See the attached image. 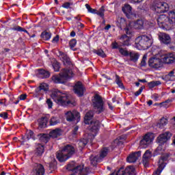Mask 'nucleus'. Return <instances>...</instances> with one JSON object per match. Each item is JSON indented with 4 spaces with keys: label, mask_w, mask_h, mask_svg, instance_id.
Masks as SVG:
<instances>
[{
    "label": "nucleus",
    "mask_w": 175,
    "mask_h": 175,
    "mask_svg": "<svg viewBox=\"0 0 175 175\" xmlns=\"http://www.w3.org/2000/svg\"><path fill=\"white\" fill-rule=\"evenodd\" d=\"M70 7V3L69 2L64 3L62 5V8H65L66 9H69Z\"/></svg>",
    "instance_id": "obj_58"
},
{
    "label": "nucleus",
    "mask_w": 175,
    "mask_h": 175,
    "mask_svg": "<svg viewBox=\"0 0 175 175\" xmlns=\"http://www.w3.org/2000/svg\"><path fill=\"white\" fill-rule=\"evenodd\" d=\"M79 166L80 165H77V163H75L74 161H72L67 165L66 169L67 170H69V172L77 173Z\"/></svg>",
    "instance_id": "obj_25"
},
{
    "label": "nucleus",
    "mask_w": 175,
    "mask_h": 175,
    "mask_svg": "<svg viewBox=\"0 0 175 175\" xmlns=\"http://www.w3.org/2000/svg\"><path fill=\"white\" fill-rule=\"evenodd\" d=\"M148 65L150 68H153L154 69H159L161 68L163 63L160 58L158 57H151L148 61Z\"/></svg>",
    "instance_id": "obj_9"
},
{
    "label": "nucleus",
    "mask_w": 175,
    "mask_h": 175,
    "mask_svg": "<svg viewBox=\"0 0 175 175\" xmlns=\"http://www.w3.org/2000/svg\"><path fill=\"white\" fill-rule=\"evenodd\" d=\"M61 129H56L50 131L49 135L47 134H42L40 137V140H41V142H43V143H47V142H49V137H52V139H57V137H59V136H61Z\"/></svg>",
    "instance_id": "obj_8"
},
{
    "label": "nucleus",
    "mask_w": 175,
    "mask_h": 175,
    "mask_svg": "<svg viewBox=\"0 0 175 175\" xmlns=\"http://www.w3.org/2000/svg\"><path fill=\"white\" fill-rule=\"evenodd\" d=\"M170 137H172L171 133L169 131L165 132L157 137V142L159 144H165L167 143L168 140H170Z\"/></svg>",
    "instance_id": "obj_15"
},
{
    "label": "nucleus",
    "mask_w": 175,
    "mask_h": 175,
    "mask_svg": "<svg viewBox=\"0 0 175 175\" xmlns=\"http://www.w3.org/2000/svg\"><path fill=\"white\" fill-rule=\"evenodd\" d=\"M158 25L162 27H169L175 24V10H172L169 12V16L161 14L157 18Z\"/></svg>",
    "instance_id": "obj_3"
},
{
    "label": "nucleus",
    "mask_w": 175,
    "mask_h": 175,
    "mask_svg": "<svg viewBox=\"0 0 175 175\" xmlns=\"http://www.w3.org/2000/svg\"><path fill=\"white\" fill-rule=\"evenodd\" d=\"M53 69L55 72H58L59 70V63H55L53 65Z\"/></svg>",
    "instance_id": "obj_54"
},
{
    "label": "nucleus",
    "mask_w": 175,
    "mask_h": 175,
    "mask_svg": "<svg viewBox=\"0 0 175 175\" xmlns=\"http://www.w3.org/2000/svg\"><path fill=\"white\" fill-rule=\"evenodd\" d=\"M129 55L130 57V61H132L133 62H137V59H139V53L135 52H130Z\"/></svg>",
    "instance_id": "obj_35"
},
{
    "label": "nucleus",
    "mask_w": 175,
    "mask_h": 175,
    "mask_svg": "<svg viewBox=\"0 0 175 175\" xmlns=\"http://www.w3.org/2000/svg\"><path fill=\"white\" fill-rule=\"evenodd\" d=\"M49 90V85L46 83H42L37 89L36 92L38 94H43V92H47Z\"/></svg>",
    "instance_id": "obj_29"
},
{
    "label": "nucleus",
    "mask_w": 175,
    "mask_h": 175,
    "mask_svg": "<svg viewBox=\"0 0 175 175\" xmlns=\"http://www.w3.org/2000/svg\"><path fill=\"white\" fill-rule=\"evenodd\" d=\"M122 10L127 18H135L136 14L132 12V7L129 4H125Z\"/></svg>",
    "instance_id": "obj_13"
},
{
    "label": "nucleus",
    "mask_w": 175,
    "mask_h": 175,
    "mask_svg": "<svg viewBox=\"0 0 175 175\" xmlns=\"http://www.w3.org/2000/svg\"><path fill=\"white\" fill-rule=\"evenodd\" d=\"M11 29H12V31H18V32H25V33H27V35H29V33L28 32V31H27V29L18 25L14 26L12 28H11Z\"/></svg>",
    "instance_id": "obj_39"
},
{
    "label": "nucleus",
    "mask_w": 175,
    "mask_h": 175,
    "mask_svg": "<svg viewBox=\"0 0 175 175\" xmlns=\"http://www.w3.org/2000/svg\"><path fill=\"white\" fill-rule=\"evenodd\" d=\"M72 70L63 69L59 75H54L52 77V80L54 83H61L63 84L72 76Z\"/></svg>",
    "instance_id": "obj_5"
},
{
    "label": "nucleus",
    "mask_w": 175,
    "mask_h": 175,
    "mask_svg": "<svg viewBox=\"0 0 175 175\" xmlns=\"http://www.w3.org/2000/svg\"><path fill=\"white\" fill-rule=\"evenodd\" d=\"M58 40H59V36H56L55 37L53 38V43H57V42H58Z\"/></svg>",
    "instance_id": "obj_64"
},
{
    "label": "nucleus",
    "mask_w": 175,
    "mask_h": 175,
    "mask_svg": "<svg viewBox=\"0 0 175 175\" xmlns=\"http://www.w3.org/2000/svg\"><path fill=\"white\" fill-rule=\"evenodd\" d=\"M116 175H136L135 167L129 165L125 170L124 168H120Z\"/></svg>",
    "instance_id": "obj_11"
},
{
    "label": "nucleus",
    "mask_w": 175,
    "mask_h": 175,
    "mask_svg": "<svg viewBox=\"0 0 175 175\" xmlns=\"http://www.w3.org/2000/svg\"><path fill=\"white\" fill-rule=\"evenodd\" d=\"M57 124H59V119L57 117L53 116L49 120V125L54 126L57 125Z\"/></svg>",
    "instance_id": "obj_42"
},
{
    "label": "nucleus",
    "mask_w": 175,
    "mask_h": 175,
    "mask_svg": "<svg viewBox=\"0 0 175 175\" xmlns=\"http://www.w3.org/2000/svg\"><path fill=\"white\" fill-rule=\"evenodd\" d=\"M116 83L118 84L120 88H124V84L122 83L121 79H120V76L118 75H116Z\"/></svg>",
    "instance_id": "obj_47"
},
{
    "label": "nucleus",
    "mask_w": 175,
    "mask_h": 175,
    "mask_svg": "<svg viewBox=\"0 0 175 175\" xmlns=\"http://www.w3.org/2000/svg\"><path fill=\"white\" fill-rule=\"evenodd\" d=\"M105 103L103 102V98L99 94H95L94 98L92 99V106L93 109L96 111L98 114L105 111V107H103Z\"/></svg>",
    "instance_id": "obj_6"
},
{
    "label": "nucleus",
    "mask_w": 175,
    "mask_h": 175,
    "mask_svg": "<svg viewBox=\"0 0 175 175\" xmlns=\"http://www.w3.org/2000/svg\"><path fill=\"white\" fill-rule=\"evenodd\" d=\"M79 131V126H75V127H74V129L72 130V133L74 134V135H77V131Z\"/></svg>",
    "instance_id": "obj_61"
},
{
    "label": "nucleus",
    "mask_w": 175,
    "mask_h": 175,
    "mask_svg": "<svg viewBox=\"0 0 175 175\" xmlns=\"http://www.w3.org/2000/svg\"><path fill=\"white\" fill-rule=\"evenodd\" d=\"M152 37L151 36H140L135 39V44L138 49H148V47L151 46L152 42H151V39Z\"/></svg>",
    "instance_id": "obj_4"
},
{
    "label": "nucleus",
    "mask_w": 175,
    "mask_h": 175,
    "mask_svg": "<svg viewBox=\"0 0 175 175\" xmlns=\"http://www.w3.org/2000/svg\"><path fill=\"white\" fill-rule=\"evenodd\" d=\"M94 53L95 54H97V55H99V57H102V58H105L106 54L102 49H95L94 50Z\"/></svg>",
    "instance_id": "obj_46"
},
{
    "label": "nucleus",
    "mask_w": 175,
    "mask_h": 175,
    "mask_svg": "<svg viewBox=\"0 0 175 175\" xmlns=\"http://www.w3.org/2000/svg\"><path fill=\"white\" fill-rule=\"evenodd\" d=\"M163 62L165 64H173L175 62V55L174 53H167L164 55L163 57Z\"/></svg>",
    "instance_id": "obj_21"
},
{
    "label": "nucleus",
    "mask_w": 175,
    "mask_h": 175,
    "mask_svg": "<svg viewBox=\"0 0 175 175\" xmlns=\"http://www.w3.org/2000/svg\"><path fill=\"white\" fill-rule=\"evenodd\" d=\"M151 157H152V153H151V151H150L149 150H146L144 154L143 158H142V162L145 167H147V166H148V162H150V159H151Z\"/></svg>",
    "instance_id": "obj_19"
},
{
    "label": "nucleus",
    "mask_w": 175,
    "mask_h": 175,
    "mask_svg": "<svg viewBox=\"0 0 175 175\" xmlns=\"http://www.w3.org/2000/svg\"><path fill=\"white\" fill-rule=\"evenodd\" d=\"M119 53L121 54V55H123V57H128L129 55L130 52L128 51V49L126 48H122L119 47Z\"/></svg>",
    "instance_id": "obj_41"
},
{
    "label": "nucleus",
    "mask_w": 175,
    "mask_h": 175,
    "mask_svg": "<svg viewBox=\"0 0 175 175\" xmlns=\"http://www.w3.org/2000/svg\"><path fill=\"white\" fill-rule=\"evenodd\" d=\"M38 77H42V79H49L50 77V72L44 70H38Z\"/></svg>",
    "instance_id": "obj_34"
},
{
    "label": "nucleus",
    "mask_w": 175,
    "mask_h": 175,
    "mask_svg": "<svg viewBox=\"0 0 175 175\" xmlns=\"http://www.w3.org/2000/svg\"><path fill=\"white\" fill-rule=\"evenodd\" d=\"M46 105H48L49 109H51V107H53V101H51V99H46Z\"/></svg>",
    "instance_id": "obj_53"
},
{
    "label": "nucleus",
    "mask_w": 175,
    "mask_h": 175,
    "mask_svg": "<svg viewBox=\"0 0 175 175\" xmlns=\"http://www.w3.org/2000/svg\"><path fill=\"white\" fill-rule=\"evenodd\" d=\"M152 10L155 13H165L169 10V4L165 2L156 1L152 6Z\"/></svg>",
    "instance_id": "obj_7"
},
{
    "label": "nucleus",
    "mask_w": 175,
    "mask_h": 175,
    "mask_svg": "<svg viewBox=\"0 0 175 175\" xmlns=\"http://www.w3.org/2000/svg\"><path fill=\"white\" fill-rule=\"evenodd\" d=\"M162 170L159 168L157 169V170L155 171V172L153 174V175H161V173H162Z\"/></svg>",
    "instance_id": "obj_60"
},
{
    "label": "nucleus",
    "mask_w": 175,
    "mask_h": 175,
    "mask_svg": "<svg viewBox=\"0 0 175 175\" xmlns=\"http://www.w3.org/2000/svg\"><path fill=\"white\" fill-rule=\"evenodd\" d=\"M131 24H132V23H129V24L126 25L124 28L126 35H132V27L131 26Z\"/></svg>",
    "instance_id": "obj_44"
},
{
    "label": "nucleus",
    "mask_w": 175,
    "mask_h": 175,
    "mask_svg": "<svg viewBox=\"0 0 175 175\" xmlns=\"http://www.w3.org/2000/svg\"><path fill=\"white\" fill-rule=\"evenodd\" d=\"M124 144V142L117 138L113 141V146L117 147V146H122Z\"/></svg>",
    "instance_id": "obj_49"
},
{
    "label": "nucleus",
    "mask_w": 175,
    "mask_h": 175,
    "mask_svg": "<svg viewBox=\"0 0 175 175\" xmlns=\"http://www.w3.org/2000/svg\"><path fill=\"white\" fill-rule=\"evenodd\" d=\"M77 44V40H76V39L75 38L72 39L69 42L70 47L71 49H74V47L76 46Z\"/></svg>",
    "instance_id": "obj_52"
},
{
    "label": "nucleus",
    "mask_w": 175,
    "mask_h": 175,
    "mask_svg": "<svg viewBox=\"0 0 175 175\" xmlns=\"http://www.w3.org/2000/svg\"><path fill=\"white\" fill-rule=\"evenodd\" d=\"M152 135L150 133H147L144 136V138L140 141L139 146L142 147V148H147L148 146L152 142Z\"/></svg>",
    "instance_id": "obj_12"
},
{
    "label": "nucleus",
    "mask_w": 175,
    "mask_h": 175,
    "mask_svg": "<svg viewBox=\"0 0 175 175\" xmlns=\"http://www.w3.org/2000/svg\"><path fill=\"white\" fill-rule=\"evenodd\" d=\"M141 155L142 152L140 151L132 153L127 157V161H129V163H135V162L139 159V157H141Z\"/></svg>",
    "instance_id": "obj_20"
},
{
    "label": "nucleus",
    "mask_w": 175,
    "mask_h": 175,
    "mask_svg": "<svg viewBox=\"0 0 175 175\" xmlns=\"http://www.w3.org/2000/svg\"><path fill=\"white\" fill-rule=\"evenodd\" d=\"M92 117H94V111H90L85 115L84 122L85 124L89 125L90 122L92 120Z\"/></svg>",
    "instance_id": "obj_28"
},
{
    "label": "nucleus",
    "mask_w": 175,
    "mask_h": 175,
    "mask_svg": "<svg viewBox=\"0 0 175 175\" xmlns=\"http://www.w3.org/2000/svg\"><path fill=\"white\" fill-rule=\"evenodd\" d=\"M45 170L43 165L40 163H36L34 165L31 175H44Z\"/></svg>",
    "instance_id": "obj_16"
},
{
    "label": "nucleus",
    "mask_w": 175,
    "mask_h": 175,
    "mask_svg": "<svg viewBox=\"0 0 175 175\" xmlns=\"http://www.w3.org/2000/svg\"><path fill=\"white\" fill-rule=\"evenodd\" d=\"M41 38L43 40H49L51 38V33L44 31L41 33Z\"/></svg>",
    "instance_id": "obj_40"
},
{
    "label": "nucleus",
    "mask_w": 175,
    "mask_h": 175,
    "mask_svg": "<svg viewBox=\"0 0 175 175\" xmlns=\"http://www.w3.org/2000/svg\"><path fill=\"white\" fill-rule=\"evenodd\" d=\"M96 14H98L100 17H103L105 16V7H101L99 10H96Z\"/></svg>",
    "instance_id": "obj_48"
},
{
    "label": "nucleus",
    "mask_w": 175,
    "mask_h": 175,
    "mask_svg": "<svg viewBox=\"0 0 175 175\" xmlns=\"http://www.w3.org/2000/svg\"><path fill=\"white\" fill-rule=\"evenodd\" d=\"M85 8L88 9L89 13H92L93 14H96V10L94 8H91V6L88 4H85Z\"/></svg>",
    "instance_id": "obj_50"
},
{
    "label": "nucleus",
    "mask_w": 175,
    "mask_h": 175,
    "mask_svg": "<svg viewBox=\"0 0 175 175\" xmlns=\"http://www.w3.org/2000/svg\"><path fill=\"white\" fill-rule=\"evenodd\" d=\"M165 80L167 81H174L175 75H174V70L170 71L167 75L165 76Z\"/></svg>",
    "instance_id": "obj_36"
},
{
    "label": "nucleus",
    "mask_w": 175,
    "mask_h": 175,
    "mask_svg": "<svg viewBox=\"0 0 175 175\" xmlns=\"http://www.w3.org/2000/svg\"><path fill=\"white\" fill-rule=\"evenodd\" d=\"M90 164L92 166H96V165H98V162H100L102 160L100 159L99 155H94L92 154L90 157Z\"/></svg>",
    "instance_id": "obj_27"
},
{
    "label": "nucleus",
    "mask_w": 175,
    "mask_h": 175,
    "mask_svg": "<svg viewBox=\"0 0 175 175\" xmlns=\"http://www.w3.org/2000/svg\"><path fill=\"white\" fill-rule=\"evenodd\" d=\"M133 27L135 29H143L144 28V21L142 19L137 20L134 22Z\"/></svg>",
    "instance_id": "obj_30"
},
{
    "label": "nucleus",
    "mask_w": 175,
    "mask_h": 175,
    "mask_svg": "<svg viewBox=\"0 0 175 175\" xmlns=\"http://www.w3.org/2000/svg\"><path fill=\"white\" fill-rule=\"evenodd\" d=\"M59 55L61 56L64 65L66 66H72V62L70 61V58L68 57V55L60 51Z\"/></svg>",
    "instance_id": "obj_23"
},
{
    "label": "nucleus",
    "mask_w": 175,
    "mask_h": 175,
    "mask_svg": "<svg viewBox=\"0 0 175 175\" xmlns=\"http://www.w3.org/2000/svg\"><path fill=\"white\" fill-rule=\"evenodd\" d=\"M74 92L78 96H83L84 95V85L81 81H78L74 86Z\"/></svg>",
    "instance_id": "obj_18"
},
{
    "label": "nucleus",
    "mask_w": 175,
    "mask_h": 175,
    "mask_svg": "<svg viewBox=\"0 0 175 175\" xmlns=\"http://www.w3.org/2000/svg\"><path fill=\"white\" fill-rule=\"evenodd\" d=\"M119 140H122L123 142H125L126 140V135H121L118 138Z\"/></svg>",
    "instance_id": "obj_62"
},
{
    "label": "nucleus",
    "mask_w": 175,
    "mask_h": 175,
    "mask_svg": "<svg viewBox=\"0 0 175 175\" xmlns=\"http://www.w3.org/2000/svg\"><path fill=\"white\" fill-rule=\"evenodd\" d=\"M0 117L3 118L4 120H7V118H8V113L6 112H3V113H0Z\"/></svg>",
    "instance_id": "obj_56"
},
{
    "label": "nucleus",
    "mask_w": 175,
    "mask_h": 175,
    "mask_svg": "<svg viewBox=\"0 0 175 175\" xmlns=\"http://www.w3.org/2000/svg\"><path fill=\"white\" fill-rule=\"evenodd\" d=\"M44 152V146L42 145H38L36 150V155L37 157H42V154Z\"/></svg>",
    "instance_id": "obj_37"
},
{
    "label": "nucleus",
    "mask_w": 175,
    "mask_h": 175,
    "mask_svg": "<svg viewBox=\"0 0 175 175\" xmlns=\"http://www.w3.org/2000/svg\"><path fill=\"white\" fill-rule=\"evenodd\" d=\"M120 47H121V46H120L118 45V43H117V42L112 43V49H119Z\"/></svg>",
    "instance_id": "obj_59"
},
{
    "label": "nucleus",
    "mask_w": 175,
    "mask_h": 175,
    "mask_svg": "<svg viewBox=\"0 0 175 175\" xmlns=\"http://www.w3.org/2000/svg\"><path fill=\"white\" fill-rule=\"evenodd\" d=\"M76 173L79 175H88V173H90V167L84 168L83 165H79Z\"/></svg>",
    "instance_id": "obj_26"
},
{
    "label": "nucleus",
    "mask_w": 175,
    "mask_h": 175,
    "mask_svg": "<svg viewBox=\"0 0 175 175\" xmlns=\"http://www.w3.org/2000/svg\"><path fill=\"white\" fill-rule=\"evenodd\" d=\"M33 137V132L29 130L28 133V136L27 137V140H29L30 137Z\"/></svg>",
    "instance_id": "obj_57"
},
{
    "label": "nucleus",
    "mask_w": 175,
    "mask_h": 175,
    "mask_svg": "<svg viewBox=\"0 0 175 175\" xmlns=\"http://www.w3.org/2000/svg\"><path fill=\"white\" fill-rule=\"evenodd\" d=\"M90 131L92 132L91 135H93V137L96 136V133H98V131H99V128H100V122L97 120H93L90 122Z\"/></svg>",
    "instance_id": "obj_10"
},
{
    "label": "nucleus",
    "mask_w": 175,
    "mask_h": 175,
    "mask_svg": "<svg viewBox=\"0 0 175 175\" xmlns=\"http://www.w3.org/2000/svg\"><path fill=\"white\" fill-rule=\"evenodd\" d=\"M167 124V119L165 118H162L161 119H160L159 122L157 124V127L159 128V129H162Z\"/></svg>",
    "instance_id": "obj_33"
},
{
    "label": "nucleus",
    "mask_w": 175,
    "mask_h": 175,
    "mask_svg": "<svg viewBox=\"0 0 175 175\" xmlns=\"http://www.w3.org/2000/svg\"><path fill=\"white\" fill-rule=\"evenodd\" d=\"M88 144V141L86 139H82L79 142L78 146L79 147H80L81 150L82 148H84V147H85V146H87Z\"/></svg>",
    "instance_id": "obj_43"
},
{
    "label": "nucleus",
    "mask_w": 175,
    "mask_h": 175,
    "mask_svg": "<svg viewBox=\"0 0 175 175\" xmlns=\"http://www.w3.org/2000/svg\"><path fill=\"white\" fill-rule=\"evenodd\" d=\"M66 120L70 122L77 120V122H79L80 121V113L77 111H74L72 112L69 111L66 113Z\"/></svg>",
    "instance_id": "obj_17"
},
{
    "label": "nucleus",
    "mask_w": 175,
    "mask_h": 175,
    "mask_svg": "<svg viewBox=\"0 0 175 175\" xmlns=\"http://www.w3.org/2000/svg\"><path fill=\"white\" fill-rule=\"evenodd\" d=\"M162 146H163V144H159V146L156 149L157 154H161V151L163 150V148L162 147Z\"/></svg>",
    "instance_id": "obj_55"
},
{
    "label": "nucleus",
    "mask_w": 175,
    "mask_h": 175,
    "mask_svg": "<svg viewBox=\"0 0 175 175\" xmlns=\"http://www.w3.org/2000/svg\"><path fill=\"white\" fill-rule=\"evenodd\" d=\"M147 65V55H144L140 63V66H146Z\"/></svg>",
    "instance_id": "obj_51"
},
{
    "label": "nucleus",
    "mask_w": 175,
    "mask_h": 175,
    "mask_svg": "<svg viewBox=\"0 0 175 175\" xmlns=\"http://www.w3.org/2000/svg\"><path fill=\"white\" fill-rule=\"evenodd\" d=\"M76 149L72 145L65 146L62 150H59L56 153V158L59 162H65L69 159L72 155L75 154Z\"/></svg>",
    "instance_id": "obj_2"
},
{
    "label": "nucleus",
    "mask_w": 175,
    "mask_h": 175,
    "mask_svg": "<svg viewBox=\"0 0 175 175\" xmlns=\"http://www.w3.org/2000/svg\"><path fill=\"white\" fill-rule=\"evenodd\" d=\"M19 98L21 100H25V99L27 98V94H21L19 96Z\"/></svg>",
    "instance_id": "obj_63"
},
{
    "label": "nucleus",
    "mask_w": 175,
    "mask_h": 175,
    "mask_svg": "<svg viewBox=\"0 0 175 175\" xmlns=\"http://www.w3.org/2000/svg\"><path fill=\"white\" fill-rule=\"evenodd\" d=\"M59 55L61 56L64 65L66 66H72V62L70 61V58L68 57V55L60 51Z\"/></svg>",
    "instance_id": "obj_22"
},
{
    "label": "nucleus",
    "mask_w": 175,
    "mask_h": 175,
    "mask_svg": "<svg viewBox=\"0 0 175 175\" xmlns=\"http://www.w3.org/2000/svg\"><path fill=\"white\" fill-rule=\"evenodd\" d=\"M49 122V116L42 117L39 120V125L41 128H46Z\"/></svg>",
    "instance_id": "obj_31"
},
{
    "label": "nucleus",
    "mask_w": 175,
    "mask_h": 175,
    "mask_svg": "<svg viewBox=\"0 0 175 175\" xmlns=\"http://www.w3.org/2000/svg\"><path fill=\"white\" fill-rule=\"evenodd\" d=\"M167 158H169V154H166L161 157V159L159 161V169L163 170L165 169V166H166V163H165V161H167Z\"/></svg>",
    "instance_id": "obj_24"
},
{
    "label": "nucleus",
    "mask_w": 175,
    "mask_h": 175,
    "mask_svg": "<svg viewBox=\"0 0 175 175\" xmlns=\"http://www.w3.org/2000/svg\"><path fill=\"white\" fill-rule=\"evenodd\" d=\"M120 40H122V44L123 46H129L130 44V39L129 36H126V34H124L120 37Z\"/></svg>",
    "instance_id": "obj_32"
},
{
    "label": "nucleus",
    "mask_w": 175,
    "mask_h": 175,
    "mask_svg": "<svg viewBox=\"0 0 175 175\" xmlns=\"http://www.w3.org/2000/svg\"><path fill=\"white\" fill-rule=\"evenodd\" d=\"M159 40L163 44H166L167 46H168V44H172V38H170V36L166 33H159Z\"/></svg>",
    "instance_id": "obj_14"
},
{
    "label": "nucleus",
    "mask_w": 175,
    "mask_h": 175,
    "mask_svg": "<svg viewBox=\"0 0 175 175\" xmlns=\"http://www.w3.org/2000/svg\"><path fill=\"white\" fill-rule=\"evenodd\" d=\"M161 83L159 81H151L148 83L149 88H154V87H157L158 85H161Z\"/></svg>",
    "instance_id": "obj_45"
},
{
    "label": "nucleus",
    "mask_w": 175,
    "mask_h": 175,
    "mask_svg": "<svg viewBox=\"0 0 175 175\" xmlns=\"http://www.w3.org/2000/svg\"><path fill=\"white\" fill-rule=\"evenodd\" d=\"M109 154V148H103L100 152V155L98 156L100 157V159L102 160L103 159V158H105V157H107V154Z\"/></svg>",
    "instance_id": "obj_38"
},
{
    "label": "nucleus",
    "mask_w": 175,
    "mask_h": 175,
    "mask_svg": "<svg viewBox=\"0 0 175 175\" xmlns=\"http://www.w3.org/2000/svg\"><path fill=\"white\" fill-rule=\"evenodd\" d=\"M51 98L60 106H75L76 103L70 100V97L66 93H62L61 91L55 89L52 90Z\"/></svg>",
    "instance_id": "obj_1"
}]
</instances>
